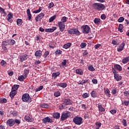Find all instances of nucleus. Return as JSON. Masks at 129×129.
Masks as SVG:
<instances>
[{
    "label": "nucleus",
    "instance_id": "nucleus-50",
    "mask_svg": "<svg viewBox=\"0 0 129 129\" xmlns=\"http://www.w3.org/2000/svg\"><path fill=\"white\" fill-rule=\"evenodd\" d=\"M60 95H61V94L60 93L59 91H56L54 93V96L55 97H59V96H60Z\"/></svg>",
    "mask_w": 129,
    "mask_h": 129
},
{
    "label": "nucleus",
    "instance_id": "nucleus-5",
    "mask_svg": "<svg viewBox=\"0 0 129 129\" xmlns=\"http://www.w3.org/2000/svg\"><path fill=\"white\" fill-rule=\"evenodd\" d=\"M112 71L114 74V78L116 81H120L121 79H122V77L119 75V74H117L116 70H115L114 68L112 69Z\"/></svg>",
    "mask_w": 129,
    "mask_h": 129
},
{
    "label": "nucleus",
    "instance_id": "nucleus-56",
    "mask_svg": "<svg viewBox=\"0 0 129 129\" xmlns=\"http://www.w3.org/2000/svg\"><path fill=\"white\" fill-rule=\"evenodd\" d=\"M87 55H88V51H87V50H85L84 52L83 53V57H88Z\"/></svg>",
    "mask_w": 129,
    "mask_h": 129
},
{
    "label": "nucleus",
    "instance_id": "nucleus-4",
    "mask_svg": "<svg viewBox=\"0 0 129 129\" xmlns=\"http://www.w3.org/2000/svg\"><path fill=\"white\" fill-rule=\"evenodd\" d=\"M73 121L77 125H80L83 123V118L80 116H76L73 119Z\"/></svg>",
    "mask_w": 129,
    "mask_h": 129
},
{
    "label": "nucleus",
    "instance_id": "nucleus-61",
    "mask_svg": "<svg viewBox=\"0 0 129 129\" xmlns=\"http://www.w3.org/2000/svg\"><path fill=\"white\" fill-rule=\"evenodd\" d=\"M123 21H124V17H120L118 19V22L119 23H122V22H123Z\"/></svg>",
    "mask_w": 129,
    "mask_h": 129
},
{
    "label": "nucleus",
    "instance_id": "nucleus-45",
    "mask_svg": "<svg viewBox=\"0 0 129 129\" xmlns=\"http://www.w3.org/2000/svg\"><path fill=\"white\" fill-rule=\"evenodd\" d=\"M7 63L5 60H2L1 62V65L3 67H6L7 66Z\"/></svg>",
    "mask_w": 129,
    "mask_h": 129
},
{
    "label": "nucleus",
    "instance_id": "nucleus-58",
    "mask_svg": "<svg viewBox=\"0 0 129 129\" xmlns=\"http://www.w3.org/2000/svg\"><path fill=\"white\" fill-rule=\"evenodd\" d=\"M82 97H83V98H87V97H89V94L85 93L82 95Z\"/></svg>",
    "mask_w": 129,
    "mask_h": 129
},
{
    "label": "nucleus",
    "instance_id": "nucleus-15",
    "mask_svg": "<svg viewBox=\"0 0 129 129\" xmlns=\"http://www.w3.org/2000/svg\"><path fill=\"white\" fill-rule=\"evenodd\" d=\"M24 118L28 122H33L34 121V119L32 118V116H30L29 114L26 115Z\"/></svg>",
    "mask_w": 129,
    "mask_h": 129
},
{
    "label": "nucleus",
    "instance_id": "nucleus-47",
    "mask_svg": "<svg viewBox=\"0 0 129 129\" xmlns=\"http://www.w3.org/2000/svg\"><path fill=\"white\" fill-rule=\"evenodd\" d=\"M42 9L43 8L42 7H39V10L34 11L33 13V14H39V13H40L42 11Z\"/></svg>",
    "mask_w": 129,
    "mask_h": 129
},
{
    "label": "nucleus",
    "instance_id": "nucleus-60",
    "mask_svg": "<svg viewBox=\"0 0 129 129\" xmlns=\"http://www.w3.org/2000/svg\"><path fill=\"white\" fill-rule=\"evenodd\" d=\"M122 124L124 126H127V124L126 123V119H123L122 120Z\"/></svg>",
    "mask_w": 129,
    "mask_h": 129
},
{
    "label": "nucleus",
    "instance_id": "nucleus-36",
    "mask_svg": "<svg viewBox=\"0 0 129 129\" xmlns=\"http://www.w3.org/2000/svg\"><path fill=\"white\" fill-rule=\"evenodd\" d=\"M19 87H20V85H14L12 88V90H13L14 91H17V90H18V89H19Z\"/></svg>",
    "mask_w": 129,
    "mask_h": 129
},
{
    "label": "nucleus",
    "instance_id": "nucleus-62",
    "mask_svg": "<svg viewBox=\"0 0 129 129\" xmlns=\"http://www.w3.org/2000/svg\"><path fill=\"white\" fill-rule=\"evenodd\" d=\"M54 7V3L53 2H51L49 4L48 9H52Z\"/></svg>",
    "mask_w": 129,
    "mask_h": 129
},
{
    "label": "nucleus",
    "instance_id": "nucleus-35",
    "mask_svg": "<svg viewBox=\"0 0 129 129\" xmlns=\"http://www.w3.org/2000/svg\"><path fill=\"white\" fill-rule=\"evenodd\" d=\"M60 75V72H57L56 73H53L52 74V77H53V78H54V79H55V78H57V77H58V76H59Z\"/></svg>",
    "mask_w": 129,
    "mask_h": 129
},
{
    "label": "nucleus",
    "instance_id": "nucleus-43",
    "mask_svg": "<svg viewBox=\"0 0 129 129\" xmlns=\"http://www.w3.org/2000/svg\"><path fill=\"white\" fill-rule=\"evenodd\" d=\"M41 107L43 108H49V105L46 103H42L40 105Z\"/></svg>",
    "mask_w": 129,
    "mask_h": 129
},
{
    "label": "nucleus",
    "instance_id": "nucleus-63",
    "mask_svg": "<svg viewBox=\"0 0 129 129\" xmlns=\"http://www.w3.org/2000/svg\"><path fill=\"white\" fill-rule=\"evenodd\" d=\"M80 83H79V85H83V84H85L86 83L85 80H82V81H80Z\"/></svg>",
    "mask_w": 129,
    "mask_h": 129
},
{
    "label": "nucleus",
    "instance_id": "nucleus-21",
    "mask_svg": "<svg viewBox=\"0 0 129 129\" xmlns=\"http://www.w3.org/2000/svg\"><path fill=\"white\" fill-rule=\"evenodd\" d=\"M113 69L115 70H117L118 71H122V67L119 64H114Z\"/></svg>",
    "mask_w": 129,
    "mask_h": 129
},
{
    "label": "nucleus",
    "instance_id": "nucleus-54",
    "mask_svg": "<svg viewBox=\"0 0 129 129\" xmlns=\"http://www.w3.org/2000/svg\"><path fill=\"white\" fill-rule=\"evenodd\" d=\"M123 95L125 97H129V91H125L123 92Z\"/></svg>",
    "mask_w": 129,
    "mask_h": 129
},
{
    "label": "nucleus",
    "instance_id": "nucleus-39",
    "mask_svg": "<svg viewBox=\"0 0 129 129\" xmlns=\"http://www.w3.org/2000/svg\"><path fill=\"white\" fill-rule=\"evenodd\" d=\"M91 96L93 98H96L97 97V93L95 91H92L91 92Z\"/></svg>",
    "mask_w": 129,
    "mask_h": 129
},
{
    "label": "nucleus",
    "instance_id": "nucleus-51",
    "mask_svg": "<svg viewBox=\"0 0 129 129\" xmlns=\"http://www.w3.org/2000/svg\"><path fill=\"white\" fill-rule=\"evenodd\" d=\"M8 100L6 98H1L0 99V103H7Z\"/></svg>",
    "mask_w": 129,
    "mask_h": 129
},
{
    "label": "nucleus",
    "instance_id": "nucleus-33",
    "mask_svg": "<svg viewBox=\"0 0 129 129\" xmlns=\"http://www.w3.org/2000/svg\"><path fill=\"white\" fill-rule=\"evenodd\" d=\"M67 108V105L64 102L59 105V109H66Z\"/></svg>",
    "mask_w": 129,
    "mask_h": 129
},
{
    "label": "nucleus",
    "instance_id": "nucleus-57",
    "mask_svg": "<svg viewBox=\"0 0 129 129\" xmlns=\"http://www.w3.org/2000/svg\"><path fill=\"white\" fill-rule=\"evenodd\" d=\"M49 54H50V52H49V51H46L43 56L44 58H47V57L48 56V55H49Z\"/></svg>",
    "mask_w": 129,
    "mask_h": 129
},
{
    "label": "nucleus",
    "instance_id": "nucleus-31",
    "mask_svg": "<svg viewBox=\"0 0 129 129\" xmlns=\"http://www.w3.org/2000/svg\"><path fill=\"white\" fill-rule=\"evenodd\" d=\"M29 72L30 70L28 69H25L24 70L23 76H25V78H27V77H28V75H29Z\"/></svg>",
    "mask_w": 129,
    "mask_h": 129
},
{
    "label": "nucleus",
    "instance_id": "nucleus-24",
    "mask_svg": "<svg viewBox=\"0 0 129 129\" xmlns=\"http://www.w3.org/2000/svg\"><path fill=\"white\" fill-rule=\"evenodd\" d=\"M94 23L97 26H99V25H100V23H101V20L99 18H95L94 20Z\"/></svg>",
    "mask_w": 129,
    "mask_h": 129
},
{
    "label": "nucleus",
    "instance_id": "nucleus-10",
    "mask_svg": "<svg viewBox=\"0 0 129 129\" xmlns=\"http://www.w3.org/2000/svg\"><path fill=\"white\" fill-rule=\"evenodd\" d=\"M42 122L43 123H47V122L52 123L53 122V119L49 117H46L42 119Z\"/></svg>",
    "mask_w": 129,
    "mask_h": 129
},
{
    "label": "nucleus",
    "instance_id": "nucleus-41",
    "mask_svg": "<svg viewBox=\"0 0 129 129\" xmlns=\"http://www.w3.org/2000/svg\"><path fill=\"white\" fill-rule=\"evenodd\" d=\"M67 19H68V18L66 17V16L62 17L61 19V21H60L59 22L64 24V23H66L67 22Z\"/></svg>",
    "mask_w": 129,
    "mask_h": 129
},
{
    "label": "nucleus",
    "instance_id": "nucleus-18",
    "mask_svg": "<svg viewBox=\"0 0 129 129\" xmlns=\"http://www.w3.org/2000/svg\"><path fill=\"white\" fill-rule=\"evenodd\" d=\"M124 46H125V43L124 42H123L120 44L119 46H118L117 48V50L118 52H121L124 48Z\"/></svg>",
    "mask_w": 129,
    "mask_h": 129
},
{
    "label": "nucleus",
    "instance_id": "nucleus-17",
    "mask_svg": "<svg viewBox=\"0 0 129 129\" xmlns=\"http://www.w3.org/2000/svg\"><path fill=\"white\" fill-rule=\"evenodd\" d=\"M45 16V14L43 13H41L39 14L36 18H35V21L36 22H38L39 20L41 21L43 18H44V16Z\"/></svg>",
    "mask_w": 129,
    "mask_h": 129
},
{
    "label": "nucleus",
    "instance_id": "nucleus-1",
    "mask_svg": "<svg viewBox=\"0 0 129 129\" xmlns=\"http://www.w3.org/2000/svg\"><path fill=\"white\" fill-rule=\"evenodd\" d=\"M92 7L95 11H98V12L103 11L105 9V6L101 3H94L92 4Z\"/></svg>",
    "mask_w": 129,
    "mask_h": 129
},
{
    "label": "nucleus",
    "instance_id": "nucleus-42",
    "mask_svg": "<svg viewBox=\"0 0 129 129\" xmlns=\"http://www.w3.org/2000/svg\"><path fill=\"white\" fill-rule=\"evenodd\" d=\"M17 26H21V25H23V21L22 19H17Z\"/></svg>",
    "mask_w": 129,
    "mask_h": 129
},
{
    "label": "nucleus",
    "instance_id": "nucleus-9",
    "mask_svg": "<svg viewBox=\"0 0 129 129\" xmlns=\"http://www.w3.org/2000/svg\"><path fill=\"white\" fill-rule=\"evenodd\" d=\"M57 25L59 27V31L60 32H63L64 30H65V24L63 23V22H58Z\"/></svg>",
    "mask_w": 129,
    "mask_h": 129
},
{
    "label": "nucleus",
    "instance_id": "nucleus-25",
    "mask_svg": "<svg viewBox=\"0 0 129 129\" xmlns=\"http://www.w3.org/2000/svg\"><path fill=\"white\" fill-rule=\"evenodd\" d=\"M67 64V60L63 59L62 62L60 63V68H64V67H66V64Z\"/></svg>",
    "mask_w": 129,
    "mask_h": 129
},
{
    "label": "nucleus",
    "instance_id": "nucleus-13",
    "mask_svg": "<svg viewBox=\"0 0 129 129\" xmlns=\"http://www.w3.org/2000/svg\"><path fill=\"white\" fill-rule=\"evenodd\" d=\"M29 58L28 56V54H22L20 56V61L23 62L24 61H26Z\"/></svg>",
    "mask_w": 129,
    "mask_h": 129
},
{
    "label": "nucleus",
    "instance_id": "nucleus-52",
    "mask_svg": "<svg viewBox=\"0 0 129 129\" xmlns=\"http://www.w3.org/2000/svg\"><path fill=\"white\" fill-rule=\"evenodd\" d=\"M16 123L17 125H19L21 123V120L15 119L14 120V124Z\"/></svg>",
    "mask_w": 129,
    "mask_h": 129
},
{
    "label": "nucleus",
    "instance_id": "nucleus-29",
    "mask_svg": "<svg viewBox=\"0 0 129 129\" xmlns=\"http://www.w3.org/2000/svg\"><path fill=\"white\" fill-rule=\"evenodd\" d=\"M53 118H55L56 119H59L60 118V113L55 112L53 113Z\"/></svg>",
    "mask_w": 129,
    "mask_h": 129
},
{
    "label": "nucleus",
    "instance_id": "nucleus-44",
    "mask_svg": "<svg viewBox=\"0 0 129 129\" xmlns=\"http://www.w3.org/2000/svg\"><path fill=\"white\" fill-rule=\"evenodd\" d=\"M88 70L89 71H95V69L93 68V66L92 65H89L88 67Z\"/></svg>",
    "mask_w": 129,
    "mask_h": 129
},
{
    "label": "nucleus",
    "instance_id": "nucleus-64",
    "mask_svg": "<svg viewBox=\"0 0 129 129\" xmlns=\"http://www.w3.org/2000/svg\"><path fill=\"white\" fill-rule=\"evenodd\" d=\"M101 20H103V21H104V20L106 19V15H105V14H102L101 15Z\"/></svg>",
    "mask_w": 129,
    "mask_h": 129
},
{
    "label": "nucleus",
    "instance_id": "nucleus-26",
    "mask_svg": "<svg viewBox=\"0 0 129 129\" xmlns=\"http://www.w3.org/2000/svg\"><path fill=\"white\" fill-rule=\"evenodd\" d=\"M26 12L28 17V20L29 21H31V20H32V14H31V11L30 10V9H28Z\"/></svg>",
    "mask_w": 129,
    "mask_h": 129
},
{
    "label": "nucleus",
    "instance_id": "nucleus-22",
    "mask_svg": "<svg viewBox=\"0 0 129 129\" xmlns=\"http://www.w3.org/2000/svg\"><path fill=\"white\" fill-rule=\"evenodd\" d=\"M63 102L67 105H71L72 104V100L70 99H64Z\"/></svg>",
    "mask_w": 129,
    "mask_h": 129
},
{
    "label": "nucleus",
    "instance_id": "nucleus-11",
    "mask_svg": "<svg viewBox=\"0 0 129 129\" xmlns=\"http://www.w3.org/2000/svg\"><path fill=\"white\" fill-rule=\"evenodd\" d=\"M43 52L41 50H38L35 52V56L37 59H40L42 57Z\"/></svg>",
    "mask_w": 129,
    "mask_h": 129
},
{
    "label": "nucleus",
    "instance_id": "nucleus-20",
    "mask_svg": "<svg viewBox=\"0 0 129 129\" xmlns=\"http://www.w3.org/2000/svg\"><path fill=\"white\" fill-rule=\"evenodd\" d=\"M55 30H57V27H52V28L45 29V31L47 33H53Z\"/></svg>",
    "mask_w": 129,
    "mask_h": 129
},
{
    "label": "nucleus",
    "instance_id": "nucleus-59",
    "mask_svg": "<svg viewBox=\"0 0 129 129\" xmlns=\"http://www.w3.org/2000/svg\"><path fill=\"white\" fill-rule=\"evenodd\" d=\"M10 113L11 114H13V115H14V116H17V115H18V112H17V111H10Z\"/></svg>",
    "mask_w": 129,
    "mask_h": 129
},
{
    "label": "nucleus",
    "instance_id": "nucleus-48",
    "mask_svg": "<svg viewBox=\"0 0 129 129\" xmlns=\"http://www.w3.org/2000/svg\"><path fill=\"white\" fill-rule=\"evenodd\" d=\"M101 126V122H97L96 123V129L100 128Z\"/></svg>",
    "mask_w": 129,
    "mask_h": 129
},
{
    "label": "nucleus",
    "instance_id": "nucleus-7",
    "mask_svg": "<svg viewBox=\"0 0 129 129\" xmlns=\"http://www.w3.org/2000/svg\"><path fill=\"white\" fill-rule=\"evenodd\" d=\"M81 30L83 34H89L91 29L89 26L86 25L82 26Z\"/></svg>",
    "mask_w": 129,
    "mask_h": 129
},
{
    "label": "nucleus",
    "instance_id": "nucleus-8",
    "mask_svg": "<svg viewBox=\"0 0 129 129\" xmlns=\"http://www.w3.org/2000/svg\"><path fill=\"white\" fill-rule=\"evenodd\" d=\"M70 116H71V112L68 111L66 113H63L61 116V120H66Z\"/></svg>",
    "mask_w": 129,
    "mask_h": 129
},
{
    "label": "nucleus",
    "instance_id": "nucleus-32",
    "mask_svg": "<svg viewBox=\"0 0 129 129\" xmlns=\"http://www.w3.org/2000/svg\"><path fill=\"white\" fill-rule=\"evenodd\" d=\"M27 78H26L25 77V76L24 75H21V76H19V77H18V80L19 81H20L21 82H23V81H24V80L26 79Z\"/></svg>",
    "mask_w": 129,
    "mask_h": 129
},
{
    "label": "nucleus",
    "instance_id": "nucleus-6",
    "mask_svg": "<svg viewBox=\"0 0 129 129\" xmlns=\"http://www.w3.org/2000/svg\"><path fill=\"white\" fill-rule=\"evenodd\" d=\"M68 33L70 35H72L73 36L74 35H76V36H80V35L81 34L80 31L75 28L70 29L68 31Z\"/></svg>",
    "mask_w": 129,
    "mask_h": 129
},
{
    "label": "nucleus",
    "instance_id": "nucleus-37",
    "mask_svg": "<svg viewBox=\"0 0 129 129\" xmlns=\"http://www.w3.org/2000/svg\"><path fill=\"white\" fill-rule=\"evenodd\" d=\"M71 45H72L71 43H67L63 45L62 48H63V49H68V48H70V47H71Z\"/></svg>",
    "mask_w": 129,
    "mask_h": 129
},
{
    "label": "nucleus",
    "instance_id": "nucleus-53",
    "mask_svg": "<svg viewBox=\"0 0 129 129\" xmlns=\"http://www.w3.org/2000/svg\"><path fill=\"white\" fill-rule=\"evenodd\" d=\"M86 46H87V44L85 42H82L80 45L81 48H82V49L85 48Z\"/></svg>",
    "mask_w": 129,
    "mask_h": 129
},
{
    "label": "nucleus",
    "instance_id": "nucleus-28",
    "mask_svg": "<svg viewBox=\"0 0 129 129\" xmlns=\"http://www.w3.org/2000/svg\"><path fill=\"white\" fill-rule=\"evenodd\" d=\"M17 92L16 91H14L13 90H11V92L10 93V96L11 98H14L15 96L17 94Z\"/></svg>",
    "mask_w": 129,
    "mask_h": 129
},
{
    "label": "nucleus",
    "instance_id": "nucleus-19",
    "mask_svg": "<svg viewBox=\"0 0 129 129\" xmlns=\"http://www.w3.org/2000/svg\"><path fill=\"white\" fill-rule=\"evenodd\" d=\"M103 89L105 95L108 96V97H110V96H111V94H110V91H109V89L107 88H104Z\"/></svg>",
    "mask_w": 129,
    "mask_h": 129
},
{
    "label": "nucleus",
    "instance_id": "nucleus-40",
    "mask_svg": "<svg viewBox=\"0 0 129 129\" xmlns=\"http://www.w3.org/2000/svg\"><path fill=\"white\" fill-rule=\"evenodd\" d=\"M62 53H63V52L61 50H60V49H57L55 52V54L56 56H59L62 54Z\"/></svg>",
    "mask_w": 129,
    "mask_h": 129
},
{
    "label": "nucleus",
    "instance_id": "nucleus-12",
    "mask_svg": "<svg viewBox=\"0 0 129 129\" xmlns=\"http://www.w3.org/2000/svg\"><path fill=\"white\" fill-rule=\"evenodd\" d=\"M54 85H56L57 87H62V88H66L67 87V83H53Z\"/></svg>",
    "mask_w": 129,
    "mask_h": 129
},
{
    "label": "nucleus",
    "instance_id": "nucleus-23",
    "mask_svg": "<svg viewBox=\"0 0 129 129\" xmlns=\"http://www.w3.org/2000/svg\"><path fill=\"white\" fill-rule=\"evenodd\" d=\"M98 108L99 111H100V112H104L105 111V109L102 107V105L100 103L98 104Z\"/></svg>",
    "mask_w": 129,
    "mask_h": 129
},
{
    "label": "nucleus",
    "instance_id": "nucleus-27",
    "mask_svg": "<svg viewBox=\"0 0 129 129\" xmlns=\"http://www.w3.org/2000/svg\"><path fill=\"white\" fill-rule=\"evenodd\" d=\"M76 73L78 75H83V70L81 69H77L76 70Z\"/></svg>",
    "mask_w": 129,
    "mask_h": 129
},
{
    "label": "nucleus",
    "instance_id": "nucleus-30",
    "mask_svg": "<svg viewBox=\"0 0 129 129\" xmlns=\"http://www.w3.org/2000/svg\"><path fill=\"white\" fill-rule=\"evenodd\" d=\"M111 93L113 95H115L116 93H118V89L115 87L113 88L111 90Z\"/></svg>",
    "mask_w": 129,
    "mask_h": 129
},
{
    "label": "nucleus",
    "instance_id": "nucleus-55",
    "mask_svg": "<svg viewBox=\"0 0 129 129\" xmlns=\"http://www.w3.org/2000/svg\"><path fill=\"white\" fill-rule=\"evenodd\" d=\"M122 29H123V26H122V24H119L118 27V31L122 33Z\"/></svg>",
    "mask_w": 129,
    "mask_h": 129
},
{
    "label": "nucleus",
    "instance_id": "nucleus-34",
    "mask_svg": "<svg viewBox=\"0 0 129 129\" xmlns=\"http://www.w3.org/2000/svg\"><path fill=\"white\" fill-rule=\"evenodd\" d=\"M122 101V105H123V106H128L129 105V100H124V101Z\"/></svg>",
    "mask_w": 129,
    "mask_h": 129
},
{
    "label": "nucleus",
    "instance_id": "nucleus-38",
    "mask_svg": "<svg viewBox=\"0 0 129 129\" xmlns=\"http://www.w3.org/2000/svg\"><path fill=\"white\" fill-rule=\"evenodd\" d=\"M127 62H129V56L126 57L122 60L123 64H126Z\"/></svg>",
    "mask_w": 129,
    "mask_h": 129
},
{
    "label": "nucleus",
    "instance_id": "nucleus-3",
    "mask_svg": "<svg viewBox=\"0 0 129 129\" xmlns=\"http://www.w3.org/2000/svg\"><path fill=\"white\" fill-rule=\"evenodd\" d=\"M16 44V41L14 39H9L2 42V45L4 46H14Z\"/></svg>",
    "mask_w": 129,
    "mask_h": 129
},
{
    "label": "nucleus",
    "instance_id": "nucleus-16",
    "mask_svg": "<svg viewBox=\"0 0 129 129\" xmlns=\"http://www.w3.org/2000/svg\"><path fill=\"white\" fill-rule=\"evenodd\" d=\"M13 15L12 13H10L9 14H8V16L7 17V21H8V22H10L11 24L13 23Z\"/></svg>",
    "mask_w": 129,
    "mask_h": 129
},
{
    "label": "nucleus",
    "instance_id": "nucleus-2",
    "mask_svg": "<svg viewBox=\"0 0 129 129\" xmlns=\"http://www.w3.org/2000/svg\"><path fill=\"white\" fill-rule=\"evenodd\" d=\"M22 100L23 102H28V103H31V102H32V98H31V96H30V94L25 93L22 95Z\"/></svg>",
    "mask_w": 129,
    "mask_h": 129
},
{
    "label": "nucleus",
    "instance_id": "nucleus-46",
    "mask_svg": "<svg viewBox=\"0 0 129 129\" xmlns=\"http://www.w3.org/2000/svg\"><path fill=\"white\" fill-rule=\"evenodd\" d=\"M2 49L4 52H5V53H8V48L6 47V46H8V45H3V43L2 44Z\"/></svg>",
    "mask_w": 129,
    "mask_h": 129
},
{
    "label": "nucleus",
    "instance_id": "nucleus-49",
    "mask_svg": "<svg viewBox=\"0 0 129 129\" xmlns=\"http://www.w3.org/2000/svg\"><path fill=\"white\" fill-rule=\"evenodd\" d=\"M55 19H56V15H53V16H52L51 17H50L49 18V22L52 23V22H53V21H54V20H55Z\"/></svg>",
    "mask_w": 129,
    "mask_h": 129
},
{
    "label": "nucleus",
    "instance_id": "nucleus-14",
    "mask_svg": "<svg viewBox=\"0 0 129 129\" xmlns=\"http://www.w3.org/2000/svg\"><path fill=\"white\" fill-rule=\"evenodd\" d=\"M7 124L9 126H13L15 125V120L13 118L9 119L7 121Z\"/></svg>",
    "mask_w": 129,
    "mask_h": 129
}]
</instances>
